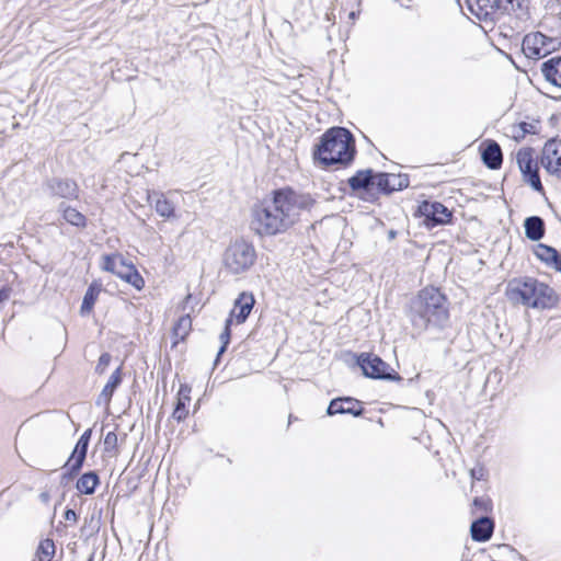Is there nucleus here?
<instances>
[{
  "mask_svg": "<svg viewBox=\"0 0 561 561\" xmlns=\"http://www.w3.org/2000/svg\"><path fill=\"white\" fill-rule=\"evenodd\" d=\"M314 201L309 194L290 188L278 190L271 198L255 204L251 210V229L261 237H272L293 227L302 210L310 209Z\"/></svg>",
  "mask_w": 561,
  "mask_h": 561,
  "instance_id": "f257e3e1",
  "label": "nucleus"
},
{
  "mask_svg": "<svg viewBox=\"0 0 561 561\" xmlns=\"http://www.w3.org/2000/svg\"><path fill=\"white\" fill-rule=\"evenodd\" d=\"M409 318L419 333L431 327L443 328L449 318L445 295L435 287H425L411 300Z\"/></svg>",
  "mask_w": 561,
  "mask_h": 561,
  "instance_id": "f03ea898",
  "label": "nucleus"
},
{
  "mask_svg": "<svg viewBox=\"0 0 561 561\" xmlns=\"http://www.w3.org/2000/svg\"><path fill=\"white\" fill-rule=\"evenodd\" d=\"M355 141L353 135L344 127L327 130L317 146L314 159L322 165H346L353 161Z\"/></svg>",
  "mask_w": 561,
  "mask_h": 561,
  "instance_id": "7ed1b4c3",
  "label": "nucleus"
},
{
  "mask_svg": "<svg viewBox=\"0 0 561 561\" xmlns=\"http://www.w3.org/2000/svg\"><path fill=\"white\" fill-rule=\"evenodd\" d=\"M508 297L512 301L537 309H549L558 302V296L554 290L547 284L533 277L511 282Z\"/></svg>",
  "mask_w": 561,
  "mask_h": 561,
  "instance_id": "20e7f679",
  "label": "nucleus"
},
{
  "mask_svg": "<svg viewBox=\"0 0 561 561\" xmlns=\"http://www.w3.org/2000/svg\"><path fill=\"white\" fill-rule=\"evenodd\" d=\"M256 250L252 242L244 239L231 241L222 253V265L230 275H242L256 262Z\"/></svg>",
  "mask_w": 561,
  "mask_h": 561,
  "instance_id": "39448f33",
  "label": "nucleus"
},
{
  "mask_svg": "<svg viewBox=\"0 0 561 561\" xmlns=\"http://www.w3.org/2000/svg\"><path fill=\"white\" fill-rule=\"evenodd\" d=\"M357 363L366 377L383 380H401V377L379 356L371 353H362Z\"/></svg>",
  "mask_w": 561,
  "mask_h": 561,
  "instance_id": "423d86ee",
  "label": "nucleus"
},
{
  "mask_svg": "<svg viewBox=\"0 0 561 561\" xmlns=\"http://www.w3.org/2000/svg\"><path fill=\"white\" fill-rule=\"evenodd\" d=\"M522 48L527 58L538 60L557 48V41L540 32L529 33L524 37Z\"/></svg>",
  "mask_w": 561,
  "mask_h": 561,
  "instance_id": "0eeeda50",
  "label": "nucleus"
},
{
  "mask_svg": "<svg viewBox=\"0 0 561 561\" xmlns=\"http://www.w3.org/2000/svg\"><path fill=\"white\" fill-rule=\"evenodd\" d=\"M516 162L523 174V181L538 193H543V186L539 176L538 163L534 158L533 149L522 148L516 153Z\"/></svg>",
  "mask_w": 561,
  "mask_h": 561,
  "instance_id": "6e6552de",
  "label": "nucleus"
},
{
  "mask_svg": "<svg viewBox=\"0 0 561 561\" xmlns=\"http://www.w3.org/2000/svg\"><path fill=\"white\" fill-rule=\"evenodd\" d=\"M419 209L425 218V225L430 228L445 225L451 218V211L438 202H423Z\"/></svg>",
  "mask_w": 561,
  "mask_h": 561,
  "instance_id": "1a4fd4ad",
  "label": "nucleus"
},
{
  "mask_svg": "<svg viewBox=\"0 0 561 561\" xmlns=\"http://www.w3.org/2000/svg\"><path fill=\"white\" fill-rule=\"evenodd\" d=\"M542 167L550 174L561 179V142L557 140H549L546 142L542 157Z\"/></svg>",
  "mask_w": 561,
  "mask_h": 561,
  "instance_id": "9d476101",
  "label": "nucleus"
},
{
  "mask_svg": "<svg viewBox=\"0 0 561 561\" xmlns=\"http://www.w3.org/2000/svg\"><path fill=\"white\" fill-rule=\"evenodd\" d=\"M92 431L87 430L77 442L75 449L68 458L65 467L69 469L71 476L77 474L83 466L87 457L88 446L90 443Z\"/></svg>",
  "mask_w": 561,
  "mask_h": 561,
  "instance_id": "9b49d317",
  "label": "nucleus"
},
{
  "mask_svg": "<svg viewBox=\"0 0 561 561\" xmlns=\"http://www.w3.org/2000/svg\"><path fill=\"white\" fill-rule=\"evenodd\" d=\"M327 413L329 415L347 413L359 416L363 413V408L360 407V402L354 398H336L330 402Z\"/></svg>",
  "mask_w": 561,
  "mask_h": 561,
  "instance_id": "f8f14e48",
  "label": "nucleus"
},
{
  "mask_svg": "<svg viewBox=\"0 0 561 561\" xmlns=\"http://www.w3.org/2000/svg\"><path fill=\"white\" fill-rule=\"evenodd\" d=\"M534 254L548 267L561 272V254L554 248L538 243L534 247Z\"/></svg>",
  "mask_w": 561,
  "mask_h": 561,
  "instance_id": "ddd939ff",
  "label": "nucleus"
},
{
  "mask_svg": "<svg viewBox=\"0 0 561 561\" xmlns=\"http://www.w3.org/2000/svg\"><path fill=\"white\" fill-rule=\"evenodd\" d=\"M254 305V297L252 294L242 293L236 300L234 306L230 312L231 321L233 319L237 323H243L249 317Z\"/></svg>",
  "mask_w": 561,
  "mask_h": 561,
  "instance_id": "4468645a",
  "label": "nucleus"
},
{
  "mask_svg": "<svg viewBox=\"0 0 561 561\" xmlns=\"http://www.w3.org/2000/svg\"><path fill=\"white\" fill-rule=\"evenodd\" d=\"M47 187L51 195L61 198H76L78 194L77 183L68 179H53L48 181Z\"/></svg>",
  "mask_w": 561,
  "mask_h": 561,
  "instance_id": "2eb2a0df",
  "label": "nucleus"
},
{
  "mask_svg": "<svg viewBox=\"0 0 561 561\" xmlns=\"http://www.w3.org/2000/svg\"><path fill=\"white\" fill-rule=\"evenodd\" d=\"M375 185L385 193L402 190L409 185V180L401 175L380 173L375 176Z\"/></svg>",
  "mask_w": 561,
  "mask_h": 561,
  "instance_id": "dca6fc26",
  "label": "nucleus"
},
{
  "mask_svg": "<svg viewBox=\"0 0 561 561\" xmlns=\"http://www.w3.org/2000/svg\"><path fill=\"white\" fill-rule=\"evenodd\" d=\"M115 275L118 276L121 279L125 280L126 283L130 284L137 290H141L145 286V280L142 276L139 274V272L133 264L126 263L125 260L119 265V268L117 270Z\"/></svg>",
  "mask_w": 561,
  "mask_h": 561,
  "instance_id": "f3484780",
  "label": "nucleus"
},
{
  "mask_svg": "<svg viewBox=\"0 0 561 561\" xmlns=\"http://www.w3.org/2000/svg\"><path fill=\"white\" fill-rule=\"evenodd\" d=\"M494 524L489 517H480L470 527L471 537L474 541H486L491 538Z\"/></svg>",
  "mask_w": 561,
  "mask_h": 561,
  "instance_id": "a211bd4d",
  "label": "nucleus"
},
{
  "mask_svg": "<svg viewBox=\"0 0 561 561\" xmlns=\"http://www.w3.org/2000/svg\"><path fill=\"white\" fill-rule=\"evenodd\" d=\"M482 161L491 170L502 165L503 154L500 145L493 140L489 141L482 151Z\"/></svg>",
  "mask_w": 561,
  "mask_h": 561,
  "instance_id": "6ab92c4d",
  "label": "nucleus"
},
{
  "mask_svg": "<svg viewBox=\"0 0 561 561\" xmlns=\"http://www.w3.org/2000/svg\"><path fill=\"white\" fill-rule=\"evenodd\" d=\"M499 0H467L470 11L479 19H486L499 10Z\"/></svg>",
  "mask_w": 561,
  "mask_h": 561,
  "instance_id": "aec40b11",
  "label": "nucleus"
},
{
  "mask_svg": "<svg viewBox=\"0 0 561 561\" xmlns=\"http://www.w3.org/2000/svg\"><path fill=\"white\" fill-rule=\"evenodd\" d=\"M541 72L547 81L561 88V57H552L545 61Z\"/></svg>",
  "mask_w": 561,
  "mask_h": 561,
  "instance_id": "412c9836",
  "label": "nucleus"
},
{
  "mask_svg": "<svg viewBox=\"0 0 561 561\" xmlns=\"http://www.w3.org/2000/svg\"><path fill=\"white\" fill-rule=\"evenodd\" d=\"M148 196V201L153 203L157 214L165 219L175 218V207L171 201H169L162 193H153Z\"/></svg>",
  "mask_w": 561,
  "mask_h": 561,
  "instance_id": "4be33fe9",
  "label": "nucleus"
},
{
  "mask_svg": "<svg viewBox=\"0 0 561 561\" xmlns=\"http://www.w3.org/2000/svg\"><path fill=\"white\" fill-rule=\"evenodd\" d=\"M525 236L531 241H539L545 236V221L539 216L527 217L524 221Z\"/></svg>",
  "mask_w": 561,
  "mask_h": 561,
  "instance_id": "5701e85b",
  "label": "nucleus"
},
{
  "mask_svg": "<svg viewBox=\"0 0 561 561\" xmlns=\"http://www.w3.org/2000/svg\"><path fill=\"white\" fill-rule=\"evenodd\" d=\"M375 182L376 180L370 169L359 170L348 179V185L353 191L370 190L375 185Z\"/></svg>",
  "mask_w": 561,
  "mask_h": 561,
  "instance_id": "b1692460",
  "label": "nucleus"
},
{
  "mask_svg": "<svg viewBox=\"0 0 561 561\" xmlns=\"http://www.w3.org/2000/svg\"><path fill=\"white\" fill-rule=\"evenodd\" d=\"M101 293V285L93 282L87 289L82 305L80 308L81 316H88L92 312L93 306L98 299L99 294Z\"/></svg>",
  "mask_w": 561,
  "mask_h": 561,
  "instance_id": "393cba45",
  "label": "nucleus"
},
{
  "mask_svg": "<svg viewBox=\"0 0 561 561\" xmlns=\"http://www.w3.org/2000/svg\"><path fill=\"white\" fill-rule=\"evenodd\" d=\"M100 483L99 476L94 471L82 474L77 481V490L82 494H93Z\"/></svg>",
  "mask_w": 561,
  "mask_h": 561,
  "instance_id": "a878e982",
  "label": "nucleus"
},
{
  "mask_svg": "<svg viewBox=\"0 0 561 561\" xmlns=\"http://www.w3.org/2000/svg\"><path fill=\"white\" fill-rule=\"evenodd\" d=\"M122 381V374H121V367H118L110 377L108 381L104 386L100 398H104V400L107 402L112 398L115 389L118 387V385Z\"/></svg>",
  "mask_w": 561,
  "mask_h": 561,
  "instance_id": "bb28decb",
  "label": "nucleus"
},
{
  "mask_svg": "<svg viewBox=\"0 0 561 561\" xmlns=\"http://www.w3.org/2000/svg\"><path fill=\"white\" fill-rule=\"evenodd\" d=\"M192 328V319L188 314L182 316L176 321L173 328V334L179 340H184L185 336L190 333Z\"/></svg>",
  "mask_w": 561,
  "mask_h": 561,
  "instance_id": "cd10ccee",
  "label": "nucleus"
},
{
  "mask_svg": "<svg viewBox=\"0 0 561 561\" xmlns=\"http://www.w3.org/2000/svg\"><path fill=\"white\" fill-rule=\"evenodd\" d=\"M55 554V543L51 539H44L41 541L36 557L38 561H50Z\"/></svg>",
  "mask_w": 561,
  "mask_h": 561,
  "instance_id": "c85d7f7f",
  "label": "nucleus"
},
{
  "mask_svg": "<svg viewBox=\"0 0 561 561\" xmlns=\"http://www.w3.org/2000/svg\"><path fill=\"white\" fill-rule=\"evenodd\" d=\"M62 217L64 219L72 226L84 227L85 226V217L72 207L62 208Z\"/></svg>",
  "mask_w": 561,
  "mask_h": 561,
  "instance_id": "c756f323",
  "label": "nucleus"
},
{
  "mask_svg": "<svg viewBox=\"0 0 561 561\" xmlns=\"http://www.w3.org/2000/svg\"><path fill=\"white\" fill-rule=\"evenodd\" d=\"M124 259L121 254H106L102 256L101 267L106 272L116 274Z\"/></svg>",
  "mask_w": 561,
  "mask_h": 561,
  "instance_id": "7c9ffc66",
  "label": "nucleus"
},
{
  "mask_svg": "<svg viewBox=\"0 0 561 561\" xmlns=\"http://www.w3.org/2000/svg\"><path fill=\"white\" fill-rule=\"evenodd\" d=\"M190 403V401L187 400H181L178 398V401H176V404H175V408L173 410V413H172V417L178 421V422H182L186 419L187 414H188V410H187V404Z\"/></svg>",
  "mask_w": 561,
  "mask_h": 561,
  "instance_id": "2f4dec72",
  "label": "nucleus"
},
{
  "mask_svg": "<svg viewBox=\"0 0 561 561\" xmlns=\"http://www.w3.org/2000/svg\"><path fill=\"white\" fill-rule=\"evenodd\" d=\"M232 321H231V318H228L226 320V325H225V330L224 332L220 334V341L222 343L219 352H218V357L225 352L228 343H229V340H230V325H231Z\"/></svg>",
  "mask_w": 561,
  "mask_h": 561,
  "instance_id": "473e14b6",
  "label": "nucleus"
},
{
  "mask_svg": "<svg viewBox=\"0 0 561 561\" xmlns=\"http://www.w3.org/2000/svg\"><path fill=\"white\" fill-rule=\"evenodd\" d=\"M111 358L112 357L108 353H103L98 360L95 371L98 374H103L106 370V368L108 367V365L111 363Z\"/></svg>",
  "mask_w": 561,
  "mask_h": 561,
  "instance_id": "72a5a7b5",
  "label": "nucleus"
},
{
  "mask_svg": "<svg viewBox=\"0 0 561 561\" xmlns=\"http://www.w3.org/2000/svg\"><path fill=\"white\" fill-rule=\"evenodd\" d=\"M117 446V435L115 432H108L104 438V447L106 451L115 449Z\"/></svg>",
  "mask_w": 561,
  "mask_h": 561,
  "instance_id": "f704fd0d",
  "label": "nucleus"
},
{
  "mask_svg": "<svg viewBox=\"0 0 561 561\" xmlns=\"http://www.w3.org/2000/svg\"><path fill=\"white\" fill-rule=\"evenodd\" d=\"M499 10L510 13L511 11H514L515 9V2H518V0H499ZM519 5V3H517Z\"/></svg>",
  "mask_w": 561,
  "mask_h": 561,
  "instance_id": "c9c22d12",
  "label": "nucleus"
},
{
  "mask_svg": "<svg viewBox=\"0 0 561 561\" xmlns=\"http://www.w3.org/2000/svg\"><path fill=\"white\" fill-rule=\"evenodd\" d=\"M191 387L188 385H181L180 386V389H179V392H178V398L181 399V400H187V401H191Z\"/></svg>",
  "mask_w": 561,
  "mask_h": 561,
  "instance_id": "e433bc0d",
  "label": "nucleus"
},
{
  "mask_svg": "<svg viewBox=\"0 0 561 561\" xmlns=\"http://www.w3.org/2000/svg\"><path fill=\"white\" fill-rule=\"evenodd\" d=\"M485 471L483 467H476L470 470V476L473 480H482L484 478Z\"/></svg>",
  "mask_w": 561,
  "mask_h": 561,
  "instance_id": "4c0bfd02",
  "label": "nucleus"
},
{
  "mask_svg": "<svg viewBox=\"0 0 561 561\" xmlns=\"http://www.w3.org/2000/svg\"><path fill=\"white\" fill-rule=\"evenodd\" d=\"M520 128L524 131V134H536L537 126L536 124L533 123L523 122L520 123Z\"/></svg>",
  "mask_w": 561,
  "mask_h": 561,
  "instance_id": "58836bf2",
  "label": "nucleus"
},
{
  "mask_svg": "<svg viewBox=\"0 0 561 561\" xmlns=\"http://www.w3.org/2000/svg\"><path fill=\"white\" fill-rule=\"evenodd\" d=\"M12 289L10 287H3L0 289V304L9 300Z\"/></svg>",
  "mask_w": 561,
  "mask_h": 561,
  "instance_id": "ea45409f",
  "label": "nucleus"
},
{
  "mask_svg": "<svg viewBox=\"0 0 561 561\" xmlns=\"http://www.w3.org/2000/svg\"><path fill=\"white\" fill-rule=\"evenodd\" d=\"M65 518H66L67 520H73V522H77L78 516H77V513H76L73 510H70V508H69V510H67V511L65 512Z\"/></svg>",
  "mask_w": 561,
  "mask_h": 561,
  "instance_id": "a19ab883",
  "label": "nucleus"
},
{
  "mask_svg": "<svg viewBox=\"0 0 561 561\" xmlns=\"http://www.w3.org/2000/svg\"><path fill=\"white\" fill-rule=\"evenodd\" d=\"M473 504L476 506H482L484 504V500L477 497V499H474Z\"/></svg>",
  "mask_w": 561,
  "mask_h": 561,
  "instance_id": "79ce46f5",
  "label": "nucleus"
},
{
  "mask_svg": "<svg viewBox=\"0 0 561 561\" xmlns=\"http://www.w3.org/2000/svg\"><path fill=\"white\" fill-rule=\"evenodd\" d=\"M356 15H357V13L352 11L348 16H350V19L354 20V19H356Z\"/></svg>",
  "mask_w": 561,
  "mask_h": 561,
  "instance_id": "37998d69",
  "label": "nucleus"
},
{
  "mask_svg": "<svg viewBox=\"0 0 561 561\" xmlns=\"http://www.w3.org/2000/svg\"><path fill=\"white\" fill-rule=\"evenodd\" d=\"M92 560H93V556H91V557L88 559V561H92Z\"/></svg>",
  "mask_w": 561,
  "mask_h": 561,
  "instance_id": "c03bdc74",
  "label": "nucleus"
},
{
  "mask_svg": "<svg viewBox=\"0 0 561 561\" xmlns=\"http://www.w3.org/2000/svg\"><path fill=\"white\" fill-rule=\"evenodd\" d=\"M560 99H561V95H560Z\"/></svg>",
  "mask_w": 561,
  "mask_h": 561,
  "instance_id": "a18cd8bd",
  "label": "nucleus"
}]
</instances>
